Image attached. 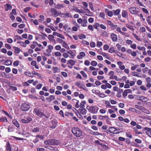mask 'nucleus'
Wrapping results in <instances>:
<instances>
[{
    "label": "nucleus",
    "instance_id": "nucleus-12",
    "mask_svg": "<svg viewBox=\"0 0 151 151\" xmlns=\"http://www.w3.org/2000/svg\"><path fill=\"white\" fill-rule=\"evenodd\" d=\"M111 37L112 40L114 42H116L117 40V37L116 35L112 33L111 35Z\"/></svg>",
    "mask_w": 151,
    "mask_h": 151
},
{
    "label": "nucleus",
    "instance_id": "nucleus-62",
    "mask_svg": "<svg viewBox=\"0 0 151 151\" xmlns=\"http://www.w3.org/2000/svg\"><path fill=\"white\" fill-rule=\"evenodd\" d=\"M84 64L88 66L90 64V62L88 60H87L85 61Z\"/></svg>",
    "mask_w": 151,
    "mask_h": 151
},
{
    "label": "nucleus",
    "instance_id": "nucleus-4",
    "mask_svg": "<svg viewBox=\"0 0 151 151\" xmlns=\"http://www.w3.org/2000/svg\"><path fill=\"white\" fill-rule=\"evenodd\" d=\"M129 9L130 13L132 14H137L139 12V9L135 7H130Z\"/></svg>",
    "mask_w": 151,
    "mask_h": 151
},
{
    "label": "nucleus",
    "instance_id": "nucleus-60",
    "mask_svg": "<svg viewBox=\"0 0 151 151\" xmlns=\"http://www.w3.org/2000/svg\"><path fill=\"white\" fill-rule=\"evenodd\" d=\"M135 106L136 108L140 110H141L142 109V108H143L142 106H139L137 105H135Z\"/></svg>",
    "mask_w": 151,
    "mask_h": 151
},
{
    "label": "nucleus",
    "instance_id": "nucleus-54",
    "mask_svg": "<svg viewBox=\"0 0 151 151\" xmlns=\"http://www.w3.org/2000/svg\"><path fill=\"white\" fill-rule=\"evenodd\" d=\"M25 24H22L19 25L18 27L19 28H23L25 27Z\"/></svg>",
    "mask_w": 151,
    "mask_h": 151
},
{
    "label": "nucleus",
    "instance_id": "nucleus-52",
    "mask_svg": "<svg viewBox=\"0 0 151 151\" xmlns=\"http://www.w3.org/2000/svg\"><path fill=\"white\" fill-rule=\"evenodd\" d=\"M92 134L94 135H101V134L100 133L97 132H93V133Z\"/></svg>",
    "mask_w": 151,
    "mask_h": 151
},
{
    "label": "nucleus",
    "instance_id": "nucleus-43",
    "mask_svg": "<svg viewBox=\"0 0 151 151\" xmlns=\"http://www.w3.org/2000/svg\"><path fill=\"white\" fill-rule=\"evenodd\" d=\"M5 47H6L7 49H11L12 48L11 45L8 44H5Z\"/></svg>",
    "mask_w": 151,
    "mask_h": 151
},
{
    "label": "nucleus",
    "instance_id": "nucleus-40",
    "mask_svg": "<svg viewBox=\"0 0 151 151\" xmlns=\"http://www.w3.org/2000/svg\"><path fill=\"white\" fill-rule=\"evenodd\" d=\"M133 35L137 40L139 41H141V40L140 38H139L136 34L134 33L133 34Z\"/></svg>",
    "mask_w": 151,
    "mask_h": 151
},
{
    "label": "nucleus",
    "instance_id": "nucleus-51",
    "mask_svg": "<svg viewBox=\"0 0 151 151\" xmlns=\"http://www.w3.org/2000/svg\"><path fill=\"white\" fill-rule=\"evenodd\" d=\"M57 36L63 39H65V38L64 37L63 35L61 34L60 33H58V34H57Z\"/></svg>",
    "mask_w": 151,
    "mask_h": 151
},
{
    "label": "nucleus",
    "instance_id": "nucleus-18",
    "mask_svg": "<svg viewBox=\"0 0 151 151\" xmlns=\"http://www.w3.org/2000/svg\"><path fill=\"white\" fill-rule=\"evenodd\" d=\"M122 15L123 18H126L128 16V14L126 10H123L122 12Z\"/></svg>",
    "mask_w": 151,
    "mask_h": 151
},
{
    "label": "nucleus",
    "instance_id": "nucleus-17",
    "mask_svg": "<svg viewBox=\"0 0 151 151\" xmlns=\"http://www.w3.org/2000/svg\"><path fill=\"white\" fill-rule=\"evenodd\" d=\"M22 38H21L20 36L16 35L14 37V42H16L17 40H22Z\"/></svg>",
    "mask_w": 151,
    "mask_h": 151
},
{
    "label": "nucleus",
    "instance_id": "nucleus-8",
    "mask_svg": "<svg viewBox=\"0 0 151 151\" xmlns=\"http://www.w3.org/2000/svg\"><path fill=\"white\" fill-rule=\"evenodd\" d=\"M50 11L52 13V16L56 17L58 16V12L54 8H51L50 9Z\"/></svg>",
    "mask_w": 151,
    "mask_h": 151
},
{
    "label": "nucleus",
    "instance_id": "nucleus-33",
    "mask_svg": "<svg viewBox=\"0 0 151 151\" xmlns=\"http://www.w3.org/2000/svg\"><path fill=\"white\" fill-rule=\"evenodd\" d=\"M83 22L84 23L81 25L83 27H86L87 26L86 24L87 23V21L86 19H83Z\"/></svg>",
    "mask_w": 151,
    "mask_h": 151
},
{
    "label": "nucleus",
    "instance_id": "nucleus-26",
    "mask_svg": "<svg viewBox=\"0 0 151 151\" xmlns=\"http://www.w3.org/2000/svg\"><path fill=\"white\" fill-rule=\"evenodd\" d=\"M62 44H63V47L67 49L69 48V47L65 41H64Z\"/></svg>",
    "mask_w": 151,
    "mask_h": 151
},
{
    "label": "nucleus",
    "instance_id": "nucleus-30",
    "mask_svg": "<svg viewBox=\"0 0 151 151\" xmlns=\"http://www.w3.org/2000/svg\"><path fill=\"white\" fill-rule=\"evenodd\" d=\"M3 111L5 114L9 118H12V117L11 114H9L8 112L5 111Z\"/></svg>",
    "mask_w": 151,
    "mask_h": 151
},
{
    "label": "nucleus",
    "instance_id": "nucleus-6",
    "mask_svg": "<svg viewBox=\"0 0 151 151\" xmlns=\"http://www.w3.org/2000/svg\"><path fill=\"white\" fill-rule=\"evenodd\" d=\"M32 120V119L28 116L25 117L23 119H21L22 122L25 123H28L31 122Z\"/></svg>",
    "mask_w": 151,
    "mask_h": 151
},
{
    "label": "nucleus",
    "instance_id": "nucleus-57",
    "mask_svg": "<svg viewBox=\"0 0 151 151\" xmlns=\"http://www.w3.org/2000/svg\"><path fill=\"white\" fill-rule=\"evenodd\" d=\"M57 41L59 42V43H62L64 41H63V40H62V39H60V38H57L56 39Z\"/></svg>",
    "mask_w": 151,
    "mask_h": 151
},
{
    "label": "nucleus",
    "instance_id": "nucleus-44",
    "mask_svg": "<svg viewBox=\"0 0 151 151\" xmlns=\"http://www.w3.org/2000/svg\"><path fill=\"white\" fill-rule=\"evenodd\" d=\"M12 137H13L14 138L18 140H23L24 139L22 138L18 137H16L15 136H13Z\"/></svg>",
    "mask_w": 151,
    "mask_h": 151
},
{
    "label": "nucleus",
    "instance_id": "nucleus-48",
    "mask_svg": "<svg viewBox=\"0 0 151 151\" xmlns=\"http://www.w3.org/2000/svg\"><path fill=\"white\" fill-rule=\"evenodd\" d=\"M99 27V24L98 23H96L93 25V27L96 29H97L98 27Z\"/></svg>",
    "mask_w": 151,
    "mask_h": 151
},
{
    "label": "nucleus",
    "instance_id": "nucleus-16",
    "mask_svg": "<svg viewBox=\"0 0 151 151\" xmlns=\"http://www.w3.org/2000/svg\"><path fill=\"white\" fill-rule=\"evenodd\" d=\"M5 7V10L6 11H8L9 10H11L12 9V6L11 5L9 4H6Z\"/></svg>",
    "mask_w": 151,
    "mask_h": 151
},
{
    "label": "nucleus",
    "instance_id": "nucleus-53",
    "mask_svg": "<svg viewBox=\"0 0 151 151\" xmlns=\"http://www.w3.org/2000/svg\"><path fill=\"white\" fill-rule=\"evenodd\" d=\"M90 45L92 47H94L96 46L95 43L94 42H91L90 44Z\"/></svg>",
    "mask_w": 151,
    "mask_h": 151
},
{
    "label": "nucleus",
    "instance_id": "nucleus-9",
    "mask_svg": "<svg viewBox=\"0 0 151 151\" xmlns=\"http://www.w3.org/2000/svg\"><path fill=\"white\" fill-rule=\"evenodd\" d=\"M73 10H74L75 11L77 12L80 14H84L85 13V12L82 9H79L76 7H74L73 8Z\"/></svg>",
    "mask_w": 151,
    "mask_h": 151
},
{
    "label": "nucleus",
    "instance_id": "nucleus-24",
    "mask_svg": "<svg viewBox=\"0 0 151 151\" xmlns=\"http://www.w3.org/2000/svg\"><path fill=\"white\" fill-rule=\"evenodd\" d=\"M6 150L7 151H9V150L11 149V148L10 147V145L9 142H7L6 144Z\"/></svg>",
    "mask_w": 151,
    "mask_h": 151
},
{
    "label": "nucleus",
    "instance_id": "nucleus-22",
    "mask_svg": "<svg viewBox=\"0 0 151 151\" xmlns=\"http://www.w3.org/2000/svg\"><path fill=\"white\" fill-rule=\"evenodd\" d=\"M109 130L110 132L113 133L115 130V128L112 127H110L109 128Z\"/></svg>",
    "mask_w": 151,
    "mask_h": 151
},
{
    "label": "nucleus",
    "instance_id": "nucleus-14",
    "mask_svg": "<svg viewBox=\"0 0 151 151\" xmlns=\"http://www.w3.org/2000/svg\"><path fill=\"white\" fill-rule=\"evenodd\" d=\"M82 115H85L87 112V110L84 108L79 109H78Z\"/></svg>",
    "mask_w": 151,
    "mask_h": 151
},
{
    "label": "nucleus",
    "instance_id": "nucleus-35",
    "mask_svg": "<svg viewBox=\"0 0 151 151\" xmlns=\"http://www.w3.org/2000/svg\"><path fill=\"white\" fill-rule=\"evenodd\" d=\"M97 62L95 61H92L91 62V64L92 66H96L97 65Z\"/></svg>",
    "mask_w": 151,
    "mask_h": 151
},
{
    "label": "nucleus",
    "instance_id": "nucleus-39",
    "mask_svg": "<svg viewBox=\"0 0 151 151\" xmlns=\"http://www.w3.org/2000/svg\"><path fill=\"white\" fill-rule=\"evenodd\" d=\"M65 17H72V15L69 12H66L65 13Z\"/></svg>",
    "mask_w": 151,
    "mask_h": 151
},
{
    "label": "nucleus",
    "instance_id": "nucleus-59",
    "mask_svg": "<svg viewBox=\"0 0 151 151\" xmlns=\"http://www.w3.org/2000/svg\"><path fill=\"white\" fill-rule=\"evenodd\" d=\"M109 48V46L106 44L103 47L104 49L105 50H107Z\"/></svg>",
    "mask_w": 151,
    "mask_h": 151
},
{
    "label": "nucleus",
    "instance_id": "nucleus-25",
    "mask_svg": "<svg viewBox=\"0 0 151 151\" xmlns=\"http://www.w3.org/2000/svg\"><path fill=\"white\" fill-rule=\"evenodd\" d=\"M99 119L101 120H104V119H108L109 118L108 116H102L100 115L99 116Z\"/></svg>",
    "mask_w": 151,
    "mask_h": 151
},
{
    "label": "nucleus",
    "instance_id": "nucleus-27",
    "mask_svg": "<svg viewBox=\"0 0 151 151\" xmlns=\"http://www.w3.org/2000/svg\"><path fill=\"white\" fill-rule=\"evenodd\" d=\"M53 73H56L57 72H58L59 70V69H58V68L56 67H54L53 68Z\"/></svg>",
    "mask_w": 151,
    "mask_h": 151
},
{
    "label": "nucleus",
    "instance_id": "nucleus-58",
    "mask_svg": "<svg viewBox=\"0 0 151 151\" xmlns=\"http://www.w3.org/2000/svg\"><path fill=\"white\" fill-rule=\"evenodd\" d=\"M151 78L150 77H147L146 79V81L147 82V83H149L151 82Z\"/></svg>",
    "mask_w": 151,
    "mask_h": 151
},
{
    "label": "nucleus",
    "instance_id": "nucleus-36",
    "mask_svg": "<svg viewBox=\"0 0 151 151\" xmlns=\"http://www.w3.org/2000/svg\"><path fill=\"white\" fill-rule=\"evenodd\" d=\"M109 52L111 53L114 52L116 53V52H115L116 51H115V50L114 47L110 48L109 50Z\"/></svg>",
    "mask_w": 151,
    "mask_h": 151
},
{
    "label": "nucleus",
    "instance_id": "nucleus-41",
    "mask_svg": "<svg viewBox=\"0 0 151 151\" xmlns=\"http://www.w3.org/2000/svg\"><path fill=\"white\" fill-rule=\"evenodd\" d=\"M67 52L68 53L70 54L71 55H72V56L76 55L75 53L74 52L72 51L71 50H69V51H68Z\"/></svg>",
    "mask_w": 151,
    "mask_h": 151
},
{
    "label": "nucleus",
    "instance_id": "nucleus-15",
    "mask_svg": "<svg viewBox=\"0 0 151 151\" xmlns=\"http://www.w3.org/2000/svg\"><path fill=\"white\" fill-rule=\"evenodd\" d=\"M13 124H14L16 127L18 128L19 127V124L18 121L15 119H13L12 121Z\"/></svg>",
    "mask_w": 151,
    "mask_h": 151
},
{
    "label": "nucleus",
    "instance_id": "nucleus-28",
    "mask_svg": "<svg viewBox=\"0 0 151 151\" xmlns=\"http://www.w3.org/2000/svg\"><path fill=\"white\" fill-rule=\"evenodd\" d=\"M148 100V99L147 97L142 96L141 101L142 102H146Z\"/></svg>",
    "mask_w": 151,
    "mask_h": 151
},
{
    "label": "nucleus",
    "instance_id": "nucleus-1",
    "mask_svg": "<svg viewBox=\"0 0 151 151\" xmlns=\"http://www.w3.org/2000/svg\"><path fill=\"white\" fill-rule=\"evenodd\" d=\"M73 134L76 137H79L82 135V131L79 128L73 127L71 129Z\"/></svg>",
    "mask_w": 151,
    "mask_h": 151
},
{
    "label": "nucleus",
    "instance_id": "nucleus-2",
    "mask_svg": "<svg viewBox=\"0 0 151 151\" xmlns=\"http://www.w3.org/2000/svg\"><path fill=\"white\" fill-rule=\"evenodd\" d=\"M44 143L47 145H58L60 144V142L55 139H50L45 141Z\"/></svg>",
    "mask_w": 151,
    "mask_h": 151
},
{
    "label": "nucleus",
    "instance_id": "nucleus-19",
    "mask_svg": "<svg viewBox=\"0 0 151 151\" xmlns=\"http://www.w3.org/2000/svg\"><path fill=\"white\" fill-rule=\"evenodd\" d=\"M13 49L14 50V52L17 53H19L21 50L19 48L16 47H13Z\"/></svg>",
    "mask_w": 151,
    "mask_h": 151
},
{
    "label": "nucleus",
    "instance_id": "nucleus-29",
    "mask_svg": "<svg viewBox=\"0 0 151 151\" xmlns=\"http://www.w3.org/2000/svg\"><path fill=\"white\" fill-rule=\"evenodd\" d=\"M10 89L13 91H16L17 90V88L16 87H14L12 86H9Z\"/></svg>",
    "mask_w": 151,
    "mask_h": 151
},
{
    "label": "nucleus",
    "instance_id": "nucleus-61",
    "mask_svg": "<svg viewBox=\"0 0 151 151\" xmlns=\"http://www.w3.org/2000/svg\"><path fill=\"white\" fill-rule=\"evenodd\" d=\"M55 48L57 50H59L61 49V47L59 45H57L55 47Z\"/></svg>",
    "mask_w": 151,
    "mask_h": 151
},
{
    "label": "nucleus",
    "instance_id": "nucleus-7",
    "mask_svg": "<svg viewBox=\"0 0 151 151\" xmlns=\"http://www.w3.org/2000/svg\"><path fill=\"white\" fill-rule=\"evenodd\" d=\"M33 113L40 117H41L42 115H45L43 113L41 112L39 109L37 108L34 109Z\"/></svg>",
    "mask_w": 151,
    "mask_h": 151
},
{
    "label": "nucleus",
    "instance_id": "nucleus-45",
    "mask_svg": "<svg viewBox=\"0 0 151 151\" xmlns=\"http://www.w3.org/2000/svg\"><path fill=\"white\" fill-rule=\"evenodd\" d=\"M12 72L14 74H17V69L14 68H13L12 69Z\"/></svg>",
    "mask_w": 151,
    "mask_h": 151
},
{
    "label": "nucleus",
    "instance_id": "nucleus-37",
    "mask_svg": "<svg viewBox=\"0 0 151 151\" xmlns=\"http://www.w3.org/2000/svg\"><path fill=\"white\" fill-rule=\"evenodd\" d=\"M78 36L81 39H82L83 38L85 39L86 38V36L84 34L79 35Z\"/></svg>",
    "mask_w": 151,
    "mask_h": 151
},
{
    "label": "nucleus",
    "instance_id": "nucleus-47",
    "mask_svg": "<svg viewBox=\"0 0 151 151\" xmlns=\"http://www.w3.org/2000/svg\"><path fill=\"white\" fill-rule=\"evenodd\" d=\"M19 61L18 60L15 61L13 63V65L16 66H18L19 64Z\"/></svg>",
    "mask_w": 151,
    "mask_h": 151
},
{
    "label": "nucleus",
    "instance_id": "nucleus-63",
    "mask_svg": "<svg viewBox=\"0 0 151 151\" xmlns=\"http://www.w3.org/2000/svg\"><path fill=\"white\" fill-rule=\"evenodd\" d=\"M119 106L120 108H123L124 106V103H120L119 104Z\"/></svg>",
    "mask_w": 151,
    "mask_h": 151
},
{
    "label": "nucleus",
    "instance_id": "nucleus-21",
    "mask_svg": "<svg viewBox=\"0 0 151 151\" xmlns=\"http://www.w3.org/2000/svg\"><path fill=\"white\" fill-rule=\"evenodd\" d=\"M68 63L70 64L71 66H73L75 64V62L73 60H70L68 61L67 64Z\"/></svg>",
    "mask_w": 151,
    "mask_h": 151
},
{
    "label": "nucleus",
    "instance_id": "nucleus-38",
    "mask_svg": "<svg viewBox=\"0 0 151 151\" xmlns=\"http://www.w3.org/2000/svg\"><path fill=\"white\" fill-rule=\"evenodd\" d=\"M103 45L102 43L100 41H98L97 43L96 46L98 47H100Z\"/></svg>",
    "mask_w": 151,
    "mask_h": 151
},
{
    "label": "nucleus",
    "instance_id": "nucleus-50",
    "mask_svg": "<svg viewBox=\"0 0 151 151\" xmlns=\"http://www.w3.org/2000/svg\"><path fill=\"white\" fill-rule=\"evenodd\" d=\"M55 55L56 56H60L61 55V54L60 52H56L55 53Z\"/></svg>",
    "mask_w": 151,
    "mask_h": 151
},
{
    "label": "nucleus",
    "instance_id": "nucleus-13",
    "mask_svg": "<svg viewBox=\"0 0 151 151\" xmlns=\"http://www.w3.org/2000/svg\"><path fill=\"white\" fill-rule=\"evenodd\" d=\"M12 63V61L11 60L7 59L4 63V64L8 66L11 65Z\"/></svg>",
    "mask_w": 151,
    "mask_h": 151
},
{
    "label": "nucleus",
    "instance_id": "nucleus-49",
    "mask_svg": "<svg viewBox=\"0 0 151 151\" xmlns=\"http://www.w3.org/2000/svg\"><path fill=\"white\" fill-rule=\"evenodd\" d=\"M126 136L130 138H132V137L130 133L129 132H127L126 134Z\"/></svg>",
    "mask_w": 151,
    "mask_h": 151
},
{
    "label": "nucleus",
    "instance_id": "nucleus-55",
    "mask_svg": "<svg viewBox=\"0 0 151 151\" xmlns=\"http://www.w3.org/2000/svg\"><path fill=\"white\" fill-rule=\"evenodd\" d=\"M126 27L128 28L129 29L132 30V31H134V28L132 26H130L129 25H126Z\"/></svg>",
    "mask_w": 151,
    "mask_h": 151
},
{
    "label": "nucleus",
    "instance_id": "nucleus-10",
    "mask_svg": "<svg viewBox=\"0 0 151 151\" xmlns=\"http://www.w3.org/2000/svg\"><path fill=\"white\" fill-rule=\"evenodd\" d=\"M105 12L107 14L108 16L110 17H111L113 15V12L110 11L107 9H104Z\"/></svg>",
    "mask_w": 151,
    "mask_h": 151
},
{
    "label": "nucleus",
    "instance_id": "nucleus-20",
    "mask_svg": "<svg viewBox=\"0 0 151 151\" xmlns=\"http://www.w3.org/2000/svg\"><path fill=\"white\" fill-rule=\"evenodd\" d=\"M120 12V10L119 9H118L116 10H113V12L114 13V14L115 15H118L119 14Z\"/></svg>",
    "mask_w": 151,
    "mask_h": 151
},
{
    "label": "nucleus",
    "instance_id": "nucleus-3",
    "mask_svg": "<svg viewBox=\"0 0 151 151\" xmlns=\"http://www.w3.org/2000/svg\"><path fill=\"white\" fill-rule=\"evenodd\" d=\"M30 108V105L29 103L24 102L22 104L20 108L22 111H27Z\"/></svg>",
    "mask_w": 151,
    "mask_h": 151
},
{
    "label": "nucleus",
    "instance_id": "nucleus-56",
    "mask_svg": "<svg viewBox=\"0 0 151 151\" xmlns=\"http://www.w3.org/2000/svg\"><path fill=\"white\" fill-rule=\"evenodd\" d=\"M88 28L91 31L93 30V26L92 25H89L88 26Z\"/></svg>",
    "mask_w": 151,
    "mask_h": 151
},
{
    "label": "nucleus",
    "instance_id": "nucleus-5",
    "mask_svg": "<svg viewBox=\"0 0 151 151\" xmlns=\"http://www.w3.org/2000/svg\"><path fill=\"white\" fill-rule=\"evenodd\" d=\"M99 109V108L96 106H91L89 109V111L92 114H95L97 113Z\"/></svg>",
    "mask_w": 151,
    "mask_h": 151
},
{
    "label": "nucleus",
    "instance_id": "nucleus-32",
    "mask_svg": "<svg viewBox=\"0 0 151 151\" xmlns=\"http://www.w3.org/2000/svg\"><path fill=\"white\" fill-rule=\"evenodd\" d=\"M74 100H76L77 101V102L76 103V104L75 105V107L76 108H78L79 107V105L78 104L79 101H78L75 99H73V101H74Z\"/></svg>",
    "mask_w": 151,
    "mask_h": 151
},
{
    "label": "nucleus",
    "instance_id": "nucleus-64",
    "mask_svg": "<svg viewBox=\"0 0 151 151\" xmlns=\"http://www.w3.org/2000/svg\"><path fill=\"white\" fill-rule=\"evenodd\" d=\"M140 30L141 32H144L145 31V28L144 27H141L140 28Z\"/></svg>",
    "mask_w": 151,
    "mask_h": 151
},
{
    "label": "nucleus",
    "instance_id": "nucleus-34",
    "mask_svg": "<svg viewBox=\"0 0 151 151\" xmlns=\"http://www.w3.org/2000/svg\"><path fill=\"white\" fill-rule=\"evenodd\" d=\"M89 4V6L91 10L93 11H94V9L93 8V4L92 2H90Z\"/></svg>",
    "mask_w": 151,
    "mask_h": 151
},
{
    "label": "nucleus",
    "instance_id": "nucleus-42",
    "mask_svg": "<svg viewBox=\"0 0 151 151\" xmlns=\"http://www.w3.org/2000/svg\"><path fill=\"white\" fill-rule=\"evenodd\" d=\"M5 120L6 122H7V120L6 117H3L0 119V121L1 122H4Z\"/></svg>",
    "mask_w": 151,
    "mask_h": 151
},
{
    "label": "nucleus",
    "instance_id": "nucleus-31",
    "mask_svg": "<svg viewBox=\"0 0 151 151\" xmlns=\"http://www.w3.org/2000/svg\"><path fill=\"white\" fill-rule=\"evenodd\" d=\"M40 130V129L38 128V127H35V128H34L33 129H32V132H38Z\"/></svg>",
    "mask_w": 151,
    "mask_h": 151
},
{
    "label": "nucleus",
    "instance_id": "nucleus-11",
    "mask_svg": "<svg viewBox=\"0 0 151 151\" xmlns=\"http://www.w3.org/2000/svg\"><path fill=\"white\" fill-rule=\"evenodd\" d=\"M106 24L110 27L115 28L117 27V25L114 24L111 21L107 20H106Z\"/></svg>",
    "mask_w": 151,
    "mask_h": 151
},
{
    "label": "nucleus",
    "instance_id": "nucleus-46",
    "mask_svg": "<svg viewBox=\"0 0 151 151\" xmlns=\"http://www.w3.org/2000/svg\"><path fill=\"white\" fill-rule=\"evenodd\" d=\"M80 73L83 75L84 77L86 78L87 77L86 74L83 71H81Z\"/></svg>",
    "mask_w": 151,
    "mask_h": 151
},
{
    "label": "nucleus",
    "instance_id": "nucleus-23",
    "mask_svg": "<svg viewBox=\"0 0 151 151\" xmlns=\"http://www.w3.org/2000/svg\"><path fill=\"white\" fill-rule=\"evenodd\" d=\"M55 7L57 9H60L62 8H64V6L61 4H58Z\"/></svg>",
    "mask_w": 151,
    "mask_h": 151
}]
</instances>
